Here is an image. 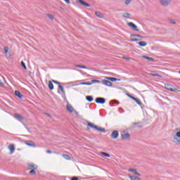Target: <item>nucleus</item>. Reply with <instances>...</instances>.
Here are the masks:
<instances>
[{"instance_id": "1", "label": "nucleus", "mask_w": 180, "mask_h": 180, "mask_svg": "<svg viewBox=\"0 0 180 180\" xmlns=\"http://www.w3.org/2000/svg\"><path fill=\"white\" fill-rule=\"evenodd\" d=\"M87 125L89 127H91V129H95L97 131H100V133H106V129H105V128L99 127L91 122H88Z\"/></svg>"}, {"instance_id": "2", "label": "nucleus", "mask_w": 180, "mask_h": 180, "mask_svg": "<svg viewBox=\"0 0 180 180\" xmlns=\"http://www.w3.org/2000/svg\"><path fill=\"white\" fill-rule=\"evenodd\" d=\"M165 88L171 92H180L179 87H174V86L171 84H165Z\"/></svg>"}, {"instance_id": "3", "label": "nucleus", "mask_w": 180, "mask_h": 180, "mask_svg": "<svg viewBox=\"0 0 180 180\" xmlns=\"http://www.w3.org/2000/svg\"><path fill=\"white\" fill-rule=\"evenodd\" d=\"M143 40V36L139 34H131V41H139Z\"/></svg>"}, {"instance_id": "4", "label": "nucleus", "mask_w": 180, "mask_h": 180, "mask_svg": "<svg viewBox=\"0 0 180 180\" xmlns=\"http://www.w3.org/2000/svg\"><path fill=\"white\" fill-rule=\"evenodd\" d=\"M159 2L162 5V6L167 7L171 4L172 0H159Z\"/></svg>"}, {"instance_id": "5", "label": "nucleus", "mask_w": 180, "mask_h": 180, "mask_svg": "<svg viewBox=\"0 0 180 180\" xmlns=\"http://www.w3.org/2000/svg\"><path fill=\"white\" fill-rule=\"evenodd\" d=\"M96 103L103 105L104 103H106V99L103 97H98L96 98Z\"/></svg>"}, {"instance_id": "6", "label": "nucleus", "mask_w": 180, "mask_h": 180, "mask_svg": "<svg viewBox=\"0 0 180 180\" xmlns=\"http://www.w3.org/2000/svg\"><path fill=\"white\" fill-rule=\"evenodd\" d=\"M14 117L19 122H22V120H25V117L22 116L20 114L18 113H15L14 114Z\"/></svg>"}, {"instance_id": "7", "label": "nucleus", "mask_w": 180, "mask_h": 180, "mask_svg": "<svg viewBox=\"0 0 180 180\" xmlns=\"http://www.w3.org/2000/svg\"><path fill=\"white\" fill-rule=\"evenodd\" d=\"M128 26H129V27H132V29H134V30H135L136 32H139L140 30H139V28L137 27V25H136L133 22H128Z\"/></svg>"}, {"instance_id": "8", "label": "nucleus", "mask_w": 180, "mask_h": 180, "mask_svg": "<svg viewBox=\"0 0 180 180\" xmlns=\"http://www.w3.org/2000/svg\"><path fill=\"white\" fill-rule=\"evenodd\" d=\"M25 144H26L29 147H33V148L36 147V143H34V142L32 141H25Z\"/></svg>"}, {"instance_id": "9", "label": "nucleus", "mask_w": 180, "mask_h": 180, "mask_svg": "<svg viewBox=\"0 0 180 180\" xmlns=\"http://www.w3.org/2000/svg\"><path fill=\"white\" fill-rule=\"evenodd\" d=\"M66 108H67V110L68 112H70V113H72L74 112H76L75 110H74V108L72 107V105H70V104H67L66 105Z\"/></svg>"}, {"instance_id": "10", "label": "nucleus", "mask_w": 180, "mask_h": 180, "mask_svg": "<svg viewBox=\"0 0 180 180\" xmlns=\"http://www.w3.org/2000/svg\"><path fill=\"white\" fill-rule=\"evenodd\" d=\"M101 84H103V85H106L107 86H112V84L110 81L105 80V79L103 80L101 82Z\"/></svg>"}, {"instance_id": "11", "label": "nucleus", "mask_w": 180, "mask_h": 180, "mask_svg": "<svg viewBox=\"0 0 180 180\" xmlns=\"http://www.w3.org/2000/svg\"><path fill=\"white\" fill-rule=\"evenodd\" d=\"M112 139H117L119 137V132L117 130H115L111 134Z\"/></svg>"}, {"instance_id": "12", "label": "nucleus", "mask_w": 180, "mask_h": 180, "mask_svg": "<svg viewBox=\"0 0 180 180\" xmlns=\"http://www.w3.org/2000/svg\"><path fill=\"white\" fill-rule=\"evenodd\" d=\"M8 148L10 150V154H13V153H15V145L10 144Z\"/></svg>"}, {"instance_id": "13", "label": "nucleus", "mask_w": 180, "mask_h": 180, "mask_svg": "<svg viewBox=\"0 0 180 180\" xmlns=\"http://www.w3.org/2000/svg\"><path fill=\"white\" fill-rule=\"evenodd\" d=\"M78 2H79V4H81V5H83V6H87V7L91 6V4L85 2L83 0H79Z\"/></svg>"}, {"instance_id": "14", "label": "nucleus", "mask_w": 180, "mask_h": 180, "mask_svg": "<svg viewBox=\"0 0 180 180\" xmlns=\"http://www.w3.org/2000/svg\"><path fill=\"white\" fill-rule=\"evenodd\" d=\"M128 171L129 172H133L135 175H138L139 176H141V174H140V173H139L137 172V170L134 169H129Z\"/></svg>"}, {"instance_id": "15", "label": "nucleus", "mask_w": 180, "mask_h": 180, "mask_svg": "<svg viewBox=\"0 0 180 180\" xmlns=\"http://www.w3.org/2000/svg\"><path fill=\"white\" fill-rule=\"evenodd\" d=\"M15 96H18V98H20V99H22V98H23V94H22V93H20V91H15Z\"/></svg>"}, {"instance_id": "16", "label": "nucleus", "mask_w": 180, "mask_h": 180, "mask_svg": "<svg viewBox=\"0 0 180 180\" xmlns=\"http://www.w3.org/2000/svg\"><path fill=\"white\" fill-rule=\"evenodd\" d=\"M48 86H49V89H50V91H53V89H54V85L53 84V82L49 81Z\"/></svg>"}, {"instance_id": "17", "label": "nucleus", "mask_w": 180, "mask_h": 180, "mask_svg": "<svg viewBox=\"0 0 180 180\" xmlns=\"http://www.w3.org/2000/svg\"><path fill=\"white\" fill-rule=\"evenodd\" d=\"M122 137L124 140H127V139L130 137V134L126 133V134H122Z\"/></svg>"}, {"instance_id": "18", "label": "nucleus", "mask_w": 180, "mask_h": 180, "mask_svg": "<svg viewBox=\"0 0 180 180\" xmlns=\"http://www.w3.org/2000/svg\"><path fill=\"white\" fill-rule=\"evenodd\" d=\"M28 169H37V165L33 164L28 165Z\"/></svg>"}, {"instance_id": "19", "label": "nucleus", "mask_w": 180, "mask_h": 180, "mask_svg": "<svg viewBox=\"0 0 180 180\" xmlns=\"http://www.w3.org/2000/svg\"><path fill=\"white\" fill-rule=\"evenodd\" d=\"M129 178L131 180H141V179L139 176H130L129 175Z\"/></svg>"}, {"instance_id": "20", "label": "nucleus", "mask_w": 180, "mask_h": 180, "mask_svg": "<svg viewBox=\"0 0 180 180\" xmlns=\"http://www.w3.org/2000/svg\"><path fill=\"white\" fill-rule=\"evenodd\" d=\"M138 44L141 47H146V46H147V42H146L145 41H142L138 42Z\"/></svg>"}, {"instance_id": "21", "label": "nucleus", "mask_w": 180, "mask_h": 180, "mask_svg": "<svg viewBox=\"0 0 180 180\" xmlns=\"http://www.w3.org/2000/svg\"><path fill=\"white\" fill-rule=\"evenodd\" d=\"M107 79L111 81L112 82H115V81H120V79H117L116 77H108Z\"/></svg>"}, {"instance_id": "22", "label": "nucleus", "mask_w": 180, "mask_h": 180, "mask_svg": "<svg viewBox=\"0 0 180 180\" xmlns=\"http://www.w3.org/2000/svg\"><path fill=\"white\" fill-rule=\"evenodd\" d=\"M143 58H145L146 60H148V61H151L152 63H154V58H153L151 57L143 56Z\"/></svg>"}, {"instance_id": "23", "label": "nucleus", "mask_w": 180, "mask_h": 180, "mask_svg": "<svg viewBox=\"0 0 180 180\" xmlns=\"http://www.w3.org/2000/svg\"><path fill=\"white\" fill-rule=\"evenodd\" d=\"M123 18H124L125 19H130V17L131 16V15L129 13H125L123 14Z\"/></svg>"}, {"instance_id": "24", "label": "nucleus", "mask_w": 180, "mask_h": 180, "mask_svg": "<svg viewBox=\"0 0 180 180\" xmlns=\"http://www.w3.org/2000/svg\"><path fill=\"white\" fill-rule=\"evenodd\" d=\"M86 99L88 102H92V101H94V97L92 96H86Z\"/></svg>"}, {"instance_id": "25", "label": "nucleus", "mask_w": 180, "mask_h": 180, "mask_svg": "<svg viewBox=\"0 0 180 180\" xmlns=\"http://www.w3.org/2000/svg\"><path fill=\"white\" fill-rule=\"evenodd\" d=\"M134 101H135V102H136V103L138 105H139V106H141V105H143V103H141V101H140V99L137 98H135L134 99Z\"/></svg>"}, {"instance_id": "26", "label": "nucleus", "mask_w": 180, "mask_h": 180, "mask_svg": "<svg viewBox=\"0 0 180 180\" xmlns=\"http://www.w3.org/2000/svg\"><path fill=\"white\" fill-rule=\"evenodd\" d=\"M95 13H96V15L98 18H103V15H102V13H101V12L96 11Z\"/></svg>"}, {"instance_id": "27", "label": "nucleus", "mask_w": 180, "mask_h": 180, "mask_svg": "<svg viewBox=\"0 0 180 180\" xmlns=\"http://www.w3.org/2000/svg\"><path fill=\"white\" fill-rule=\"evenodd\" d=\"M21 65L23 67L24 70H27V67H26V64L25 62H23V60L21 61Z\"/></svg>"}, {"instance_id": "28", "label": "nucleus", "mask_w": 180, "mask_h": 180, "mask_svg": "<svg viewBox=\"0 0 180 180\" xmlns=\"http://www.w3.org/2000/svg\"><path fill=\"white\" fill-rule=\"evenodd\" d=\"M101 155H104V157H110V155H109V153L105 152H101Z\"/></svg>"}, {"instance_id": "29", "label": "nucleus", "mask_w": 180, "mask_h": 180, "mask_svg": "<svg viewBox=\"0 0 180 180\" xmlns=\"http://www.w3.org/2000/svg\"><path fill=\"white\" fill-rule=\"evenodd\" d=\"M30 175H34L36 174V171L34 169H31V171H30Z\"/></svg>"}, {"instance_id": "30", "label": "nucleus", "mask_w": 180, "mask_h": 180, "mask_svg": "<svg viewBox=\"0 0 180 180\" xmlns=\"http://www.w3.org/2000/svg\"><path fill=\"white\" fill-rule=\"evenodd\" d=\"M46 15L49 19H51V20H53V19H54V16L51 14H47Z\"/></svg>"}, {"instance_id": "31", "label": "nucleus", "mask_w": 180, "mask_h": 180, "mask_svg": "<svg viewBox=\"0 0 180 180\" xmlns=\"http://www.w3.org/2000/svg\"><path fill=\"white\" fill-rule=\"evenodd\" d=\"M99 84V83H101V81H99V80H95V79H93V80H91V84Z\"/></svg>"}, {"instance_id": "32", "label": "nucleus", "mask_w": 180, "mask_h": 180, "mask_svg": "<svg viewBox=\"0 0 180 180\" xmlns=\"http://www.w3.org/2000/svg\"><path fill=\"white\" fill-rule=\"evenodd\" d=\"M58 88H59V89L61 91V92L63 93V94H64V87H63V86H61V85H58Z\"/></svg>"}, {"instance_id": "33", "label": "nucleus", "mask_w": 180, "mask_h": 180, "mask_svg": "<svg viewBox=\"0 0 180 180\" xmlns=\"http://www.w3.org/2000/svg\"><path fill=\"white\" fill-rule=\"evenodd\" d=\"M76 67H78L79 68H86V66L84 65H77Z\"/></svg>"}, {"instance_id": "34", "label": "nucleus", "mask_w": 180, "mask_h": 180, "mask_svg": "<svg viewBox=\"0 0 180 180\" xmlns=\"http://www.w3.org/2000/svg\"><path fill=\"white\" fill-rule=\"evenodd\" d=\"M52 82H53V84H56L57 85H60V82L57 81V80H54V79H52L51 80Z\"/></svg>"}, {"instance_id": "35", "label": "nucleus", "mask_w": 180, "mask_h": 180, "mask_svg": "<svg viewBox=\"0 0 180 180\" xmlns=\"http://www.w3.org/2000/svg\"><path fill=\"white\" fill-rule=\"evenodd\" d=\"M4 53H6V54H8V51H9L8 47H6V46L4 47Z\"/></svg>"}, {"instance_id": "36", "label": "nucleus", "mask_w": 180, "mask_h": 180, "mask_svg": "<svg viewBox=\"0 0 180 180\" xmlns=\"http://www.w3.org/2000/svg\"><path fill=\"white\" fill-rule=\"evenodd\" d=\"M127 96H129V98H130L131 99H133V101H134V98H135L136 97H134V96L130 95L129 94H127Z\"/></svg>"}, {"instance_id": "37", "label": "nucleus", "mask_w": 180, "mask_h": 180, "mask_svg": "<svg viewBox=\"0 0 180 180\" xmlns=\"http://www.w3.org/2000/svg\"><path fill=\"white\" fill-rule=\"evenodd\" d=\"M131 0H125V5H129Z\"/></svg>"}, {"instance_id": "38", "label": "nucleus", "mask_w": 180, "mask_h": 180, "mask_svg": "<svg viewBox=\"0 0 180 180\" xmlns=\"http://www.w3.org/2000/svg\"><path fill=\"white\" fill-rule=\"evenodd\" d=\"M70 180H79V178H78V176H73L70 179Z\"/></svg>"}, {"instance_id": "39", "label": "nucleus", "mask_w": 180, "mask_h": 180, "mask_svg": "<svg viewBox=\"0 0 180 180\" xmlns=\"http://www.w3.org/2000/svg\"><path fill=\"white\" fill-rule=\"evenodd\" d=\"M169 23H172V25H176V22H175V21H174V20H169Z\"/></svg>"}, {"instance_id": "40", "label": "nucleus", "mask_w": 180, "mask_h": 180, "mask_svg": "<svg viewBox=\"0 0 180 180\" xmlns=\"http://www.w3.org/2000/svg\"><path fill=\"white\" fill-rule=\"evenodd\" d=\"M112 102H114V103H117V105L120 103L117 100H113Z\"/></svg>"}, {"instance_id": "41", "label": "nucleus", "mask_w": 180, "mask_h": 180, "mask_svg": "<svg viewBox=\"0 0 180 180\" xmlns=\"http://www.w3.org/2000/svg\"><path fill=\"white\" fill-rule=\"evenodd\" d=\"M151 75H152V77H160V75L157 73L152 74Z\"/></svg>"}, {"instance_id": "42", "label": "nucleus", "mask_w": 180, "mask_h": 180, "mask_svg": "<svg viewBox=\"0 0 180 180\" xmlns=\"http://www.w3.org/2000/svg\"><path fill=\"white\" fill-rule=\"evenodd\" d=\"M176 136L180 139V131L176 132Z\"/></svg>"}, {"instance_id": "43", "label": "nucleus", "mask_w": 180, "mask_h": 180, "mask_svg": "<svg viewBox=\"0 0 180 180\" xmlns=\"http://www.w3.org/2000/svg\"><path fill=\"white\" fill-rule=\"evenodd\" d=\"M63 157L66 158V160H68V158H70V156L68 155H64Z\"/></svg>"}, {"instance_id": "44", "label": "nucleus", "mask_w": 180, "mask_h": 180, "mask_svg": "<svg viewBox=\"0 0 180 180\" xmlns=\"http://www.w3.org/2000/svg\"><path fill=\"white\" fill-rule=\"evenodd\" d=\"M79 85H86V82H83L79 84Z\"/></svg>"}, {"instance_id": "45", "label": "nucleus", "mask_w": 180, "mask_h": 180, "mask_svg": "<svg viewBox=\"0 0 180 180\" xmlns=\"http://www.w3.org/2000/svg\"><path fill=\"white\" fill-rule=\"evenodd\" d=\"M47 154H51L53 152L50 150H46Z\"/></svg>"}, {"instance_id": "46", "label": "nucleus", "mask_w": 180, "mask_h": 180, "mask_svg": "<svg viewBox=\"0 0 180 180\" xmlns=\"http://www.w3.org/2000/svg\"><path fill=\"white\" fill-rule=\"evenodd\" d=\"M64 1H65V2H66V4H71L70 0H64Z\"/></svg>"}, {"instance_id": "47", "label": "nucleus", "mask_w": 180, "mask_h": 180, "mask_svg": "<svg viewBox=\"0 0 180 180\" xmlns=\"http://www.w3.org/2000/svg\"><path fill=\"white\" fill-rule=\"evenodd\" d=\"M86 85H92V82H86Z\"/></svg>"}, {"instance_id": "48", "label": "nucleus", "mask_w": 180, "mask_h": 180, "mask_svg": "<svg viewBox=\"0 0 180 180\" xmlns=\"http://www.w3.org/2000/svg\"><path fill=\"white\" fill-rule=\"evenodd\" d=\"M2 85H4V83H3L2 81H1V79H0V86H2Z\"/></svg>"}, {"instance_id": "49", "label": "nucleus", "mask_w": 180, "mask_h": 180, "mask_svg": "<svg viewBox=\"0 0 180 180\" xmlns=\"http://www.w3.org/2000/svg\"><path fill=\"white\" fill-rule=\"evenodd\" d=\"M77 85H79V84H72V86H77Z\"/></svg>"}, {"instance_id": "50", "label": "nucleus", "mask_w": 180, "mask_h": 180, "mask_svg": "<svg viewBox=\"0 0 180 180\" xmlns=\"http://www.w3.org/2000/svg\"><path fill=\"white\" fill-rule=\"evenodd\" d=\"M123 58H124L125 60H130V58L123 57Z\"/></svg>"}, {"instance_id": "51", "label": "nucleus", "mask_w": 180, "mask_h": 180, "mask_svg": "<svg viewBox=\"0 0 180 180\" xmlns=\"http://www.w3.org/2000/svg\"><path fill=\"white\" fill-rule=\"evenodd\" d=\"M123 58H124L125 60H130V58L123 57Z\"/></svg>"}, {"instance_id": "52", "label": "nucleus", "mask_w": 180, "mask_h": 180, "mask_svg": "<svg viewBox=\"0 0 180 180\" xmlns=\"http://www.w3.org/2000/svg\"><path fill=\"white\" fill-rule=\"evenodd\" d=\"M26 129H27V131H30V130L29 129V128H27V127H26Z\"/></svg>"}, {"instance_id": "53", "label": "nucleus", "mask_w": 180, "mask_h": 180, "mask_svg": "<svg viewBox=\"0 0 180 180\" xmlns=\"http://www.w3.org/2000/svg\"><path fill=\"white\" fill-rule=\"evenodd\" d=\"M178 143H180V139L179 140H177Z\"/></svg>"}, {"instance_id": "54", "label": "nucleus", "mask_w": 180, "mask_h": 180, "mask_svg": "<svg viewBox=\"0 0 180 180\" xmlns=\"http://www.w3.org/2000/svg\"><path fill=\"white\" fill-rule=\"evenodd\" d=\"M46 115H47V116L50 117V115H49V114H46Z\"/></svg>"}, {"instance_id": "55", "label": "nucleus", "mask_w": 180, "mask_h": 180, "mask_svg": "<svg viewBox=\"0 0 180 180\" xmlns=\"http://www.w3.org/2000/svg\"><path fill=\"white\" fill-rule=\"evenodd\" d=\"M134 124H137V122H134Z\"/></svg>"}, {"instance_id": "56", "label": "nucleus", "mask_w": 180, "mask_h": 180, "mask_svg": "<svg viewBox=\"0 0 180 180\" xmlns=\"http://www.w3.org/2000/svg\"><path fill=\"white\" fill-rule=\"evenodd\" d=\"M179 74H180V70L179 71Z\"/></svg>"}, {"instance_id": "57", "label": "nucleus", "mask_w": 180, "mask_h": 180, "mask_svg": "<svg viewBox=\"0 0 180 180\" xmlns=\"http://www.w3.org/2000/svg\"><path fill=\"white\" fill-rule=\"evenodd\" d=\"M174 140H176V138H174Z\"/></svg>"}]
</instances>
